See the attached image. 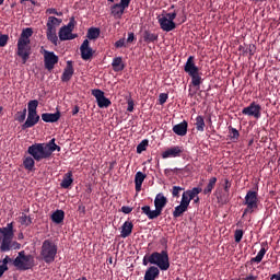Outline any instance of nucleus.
<instances>
[{"instance_id": "1", "label": "nucleus", "mask_w": 280, "mask_h": 280, "mask_svg": "<svg viewBox=\"0 0 280 280\" xmlns=\"http://www.w3.org/2000/svg\"><path fill=\"white\" fill-rule=\"evenodd\" d=\"M61 152V147L57 145L56 138H52L48 143H35L28 147L27 153L35 159L36 162L47 160L54 152Z\"/></svg>"}, {"instance_id": "2", "label": "nucleus", "mask_w": 280, "mask_h": 280, "mask_svg": "<svg viewBox=\"0 0 280 280\" xmlns=\"http://www.w3.org/2000/svg\"><path fill=\"white\" fill-rule=\"evenodd\" d=\"M33 34V28L26 27L18 38L16 56L22 59L23 65H26L27 60H30L32 56L31 37Z\"/></svg>"}, {"instance_id": "3", "label": "nucleus", "mask_w": 280, "mask_h": 280, "mask_svg": "<svg viewBox=\"0 0 280 280\" xmlns=\"http://www.w3.org/2000/svg\"><path fill=\"white\" fill-rule=\"evenodd\" d=\"M58 255V245L51 238L45 240L40 247L39 258L45 264H52L56 261Z\"/></svg>"}, {"instance_id": "4", "label": "nucleus", "mask_w": 280, "mask_h": 280, "mask_svg": "<svg viewBox=\"0 0 280 280\" xmlns=\"http://www.w3.org/2000/svg\"><path fill=\"white\" fill-rule=\"evenodd\" d=\"M167 202V197H165L163 194H159L153 201L155 205V210H152L150 206H144L142 207V213L147 215L149 220H154L163 213Z\"/></svg>"}, {"instance_id": "5", "label": "nucleus", "mask_w": 280, "mask_h": 280, "mask_svg": "<svg viewBox=\"0 0 280 280\" xmlns=\"http://www.w3.org/2000/svg\"><path fill=\"white\" fill-rule=\"evenodd\" d=\"M259 203L260 199L258 190H247L243 201V206L246 208L243 211L242 218H245L247 214H254L257 212L259 210Z\"/></svg>"}, {"instance_id": "6", "label": "nucleus", "mask_w": 280, "mask_h": 280, "mask_svg": "<svg viewBox=\"0 0 280 280\" xmlns=\"http://www.w3.org/2000/svg\"><path fill=\"white\" fill-rule=\"evenodd\" d=\"M184 70L190 77L191 85L195 88H199L202 83V79L199 72V68L195 63L194 56L188 57Z\"/></svg>"}, {"instance_id": "7", "label": "nucleus", "mask_w": 280, "mask_h": 280, "mask_svg": "<svg viewBox=\"0 0 280 280\" xmlns=\"http://www.w3.org/2000/svg\"><path fill=\"white\" fill-rule=\"evenodd\" d=\"M150 261L153 266H158L162 271H167L171 266L170 255L166 249L162 250L161 253L159 252L152 253Z\"/></svg>"}, {"instance_id": "8", "label": "nucleus", "mask_w": 280, "mask_h": 280, "mask_svg": "<svg viewBox=\"0 0 280 280\" xmlns=\"http://www.w3.org/2000/svg\"><path fill=\"white\" fill-rule=\"evenodd\" d=\"M35 260L32 255H25L24 252H20L19 256L13 260V266L19 270H30L35 266Z\"/></svg>"}, {"instance_id": "9", "label": "nucleus", "mask_w": 280, "mask_h": 280, "mask_svg": "<svg viewBox=\"0 0 280 280\" xmlns=\"http://www.w3.org/2000/svg\"><path fill=\"white\" fill-rule=\"evenodd\" d=\"M44 56V67L46 70L51 71L56 68V65L59 62V57L54 51H49L47 49H44L42 51Z\"/></svg>"}, {"instance_id": "10", "label": "nucleus", "mask_w": 280, "mask_h": 280, "mask_svg": "<svg viewBox=\"0 0 280 280\" xmlns=\"http://www.w3.org/2000/svg\"><path fill=\"white\" fill-rule=\"evenodd\" d=\"M92 95L95 97L98 108H107L112 106L110 98H106L105 93L102 90H92Z\"/></svg>"}, {"instance_id": "11", "label": "nucleus", "mask_w": 280, "mask_h": 280, "mask_svg": "<svg viewBox=\"0 0 280 280\" xmlns=\"http://www.w3.org/2000/svg\"><path fill=\"white\" fill-rule=\"evenodd\" d=\"M242 114L247 117L259 119L261 117V106L256 102H252L249 106L242 109Z\"/></svg>"}, {"instance_id": "12", "label": "nucleus", "mask_w": 280, "mask_h": 280, "mask_svg": "<svg viewBox=\"0 0 280 280\" xmlns=\"http://www.w3.org/2000/svg\"><path fill=\"white\" fill-rule=\"evenodd\" d=\"M184 151H185L184 147H178V145L170 147L167 150L162 152V159L166 160V159L182 158V154L184 153Z\"/></svg>"}, {"instance_id": "13", "label": "nucleus", "mask_w": 280, "mask_h": 280, "mask_svg": "<svg viewBox=\"0 0 280 280\" xmlns=\"http://www.w3.org/2000/svg\"><path fill=\"white\" fill-rule=\"evenodd\" d=\"M80 51H81V58L84 61H88L93 57L94 50H93V48H91L89 39L83 40V43L80 47Z\"/></svg>"}, {"instance_id": "14", "label": "nucleus", "mask_w": 280, "mask_h": 280, "mask_svg": "<svg viewBox=\"0 0 280 280\" xmlns=\"http://www.w3.org/2000/svg\"><path fill=\"white\" fill-rule=\"evenodd\" d=\"M39 115L37 113H28L26 121L22 125V130L32 129L39 122Z\"/></svg>"}, {"instance_id": "15", "label": "nucleus", "mask_w": 280, "mask_h": 280, "mask_svg": "<svg viewBox=\"0 0 280 280\" xmlns=\"http://www.w3.org/2000/svg\"><path fill=\"white\" fill-rule=\"evenodd\" d=\"M58 37L60 42L73 40L78 35L72 34V30L68 27H60Z\"/></svg>"}, {"instance_id": "16", "label": "nucleus", "mask_w": 280, "mask_h": 280, "mask_svg": "<svg viewBox=\"0 0 280 280\" xmlns=\"http://www.w3.org/2000/svg\"><path fill=\"white\" fill-rule=\"evenodd\" d=\"M158 20L163 32H173L176 28V24L167 18H158Z\"/></svg>"}, {"instance_id": "17", "label": "nucleus", "mask_w": 280, "mask_h": 280, "mask_svg": "<svg viewBox=\"0 0 280 280\" xmlns=\"http://www.w3.org/2000/svg\"><path fill=\"white\" fill-rule=\"evenodd\" d=\"M74 75L73 61H67V66L65 68L63 74H61L60 80L63 82H68L72 80Z\"/></svg>"}, {"instance_id": "18", "label": "nucleus", "mask_w": 280, "mask_h": 280, "mask_svg": "<svg viewBox=\"0 0 280 280\" xmlns=\"http://www.w3.org/2000/svg\"><path fill=\"white\" fill-rule=\"evenodd\" d=\"M61 117L60 110L56 113H43L42 120L46 124H56Z\"/></svg>"}, {"instance_id": "19", "label": "nucleus", "mask_w": 280, "mask_h": 280, "mask_svg": "<svg viewBox=\"0 0 280 280\" xmlns=\"http://www.w3.org/2000/svg\"><path fill=\"white\" fill-rule=\"evenodd\" d=\"M188 122L186 120L176 124L173 127V132L178 137H185L187 135Z\"/></svg>"}, {"instance_id": "20", "label": "nucleus", "mask_w": 280, "mask_h": 280, "mask_svg": "<svg viewBox=\"0 0 280 280\" xmlns=\"http://www.w3.org/2000/svg\"><path fill=\"white\" fill-rule=\"evenodd\" d=\"M125 11H126V8L119 5L118 3L113 4L110 7V15L114 19H121L124 16V14H125Z\"/></svg>"}, {"instance_id": "21", "label": "nucleus", "mask_w": 280, "mask_h": 280, "mask_svg": "<svg viewBox=\"0 0 280 280\" xmlns=\"http://www.w3.org/2000/svg\"><path fill=\"white\" fill-rule=\"evenodd\" d=\"M142 39L143 42H145L147 44H151V43H158L159 40V35L155 33H152V31L150 30H145L142 33Z\"/></svg>"}, {"instance_id": "22", "label": "nucleus", "mask_w": 280, "mask_h": 280, "mask_svg": "<svg viewBox=\"0 0 280 280\" xmlns=\"http://www.w3.org/2000/svg\"><path fill=\"white\" fill-rule=\"evenodd\" d=\"M73 184V173L69 171L65 174L63 179L60 183V188L68 189Z\"/></svg>"}, {"instance_id": "23", "label": "nucleus", "mask_w": 280, "mask_h": 280, "mask_svg": "<svg viewBox=\"0 0 280 280\" xmlns=\"http://www.w3.org/2000/svg\"><path fill=\"white\" fill-rule=\"evenodd\" d=\"M133 229V223L131 221H125L121 226V233L120 236L122 238H127L131 235Z\"/></svg>"}, {"instance_id": "24", "label": "nucleus", "mask_w": 280, "mask_h": 280, "mask_svg": "<svg viewBox=\"0 0 280 280\" xmlns=\"http://www.w3.org/2000/svg\"><path fill=\"white\" fill-rule=\"evenodd\" d=\"M160 276V269L155 266H151L145 270L144 280H155Z\"/></svg>"}, {"instance_id": "25", "label": "nucleus", "mask_w": 280, "mask_h": 280, "mask_svg": "<svg viewBox=\"0 0 280 280\" xmlns=\"http://www.w3.org/2000/svg\"><path fill=\"white\" fill-rule=\"evenodd\" d=\"M0 234L2 235V238H13V223H7L5 228H0Z\"/></svg>"}, {"instance_id": "26", "label": "nucleus", "mask_w": 280, "mask_h": 280, "mask_svg": "<svg viewBox=\"0 0 280 280\" xmlns=\"http://www.w3.org/2000/svg\"><path fill=\"white\" fill-rule=\"evenodd\" d=\"M145 178H147V175L143 172L138 171L136 173V176H135L136 191H141L142 184Z\"/></svg>"}, {"instance_id": "27", "label": "nucleus", "mask_w": 280, "mask_h": 280, "mask_svg": "<svg viewBox=\"0 0 280 280\" xmlns=\"http://www.w3.org/2000/svg\"><path fill=\"white\" fill-rule=\"evenodd\" d=\"M112 68L114 72H119L125 70L126 66L124 63V59L121 57H116L112 61Z\"/></svg>"}, {"instance_id": "28", "label": "nucleus", "mask_w": 280, "mask_h": 280, "mask_svg": "<svg viewBox=\"0 0 280 280\" xmlns=\"http://www.w3.org/2000/svg\"><path fill=\"white\" fill-rule=\"evenodd\" d=\"M12 240L13 237H2V242L0 245V252L9 253L12 250Z\"/></svg>"}, {"instance_id": "29", "label": "nucleus", "mask_w": 280, "mask_h": 280, "mask_svg": "<svg viewBox=\"0 0 280 280\" xmlns=\"http://www.w3.org/2000/svg\"><path fill=\"white\" fill-rule=\"evenodd\" d=\"M51 220L55 224H61L65 220V211L61 209H57L52 214H51Z\"/></svg>"}, {"instance_id": "30", "label": "nucleus", "mask_w": 280, "mask_h": 280, "mask_svg": "<svg viewBox=\"0 0 280 280\" xmlns=\"http://www.w3.org/2000/svg\"><path fill=\"white\" fill-rule=\"evenodd\" d=\"M267 244L262 243V248L259 249L257 256L255 258H252V264H260L266 255V253L268 252V246Z\"/></svg>"}, {"instance_id": "31", "label": "nucleus", "mask_w": 280, "mask_h": 280, "mask_svg": "<svg viewBox=\"0 0 280 280\" xmlns=\"http://www.w3.org/2000/svg\"><path fill=\"white\" fill-rule=\"evenodd\" d=\"M218 183V177H211L210 180H208L207 186L205 187L203 195L210 196L213 188L215 187V184Z\"/></svg>"}, {"instance_id": "32", "label": "nucleus", "mask_w": 280, "mask_h": 280, "mask_svg": "<svg viewBox=\"0 0 280 280\" xmlns=\"http://www.w3.org/2000/svg\"><path fill=\"white\" fill-rule=\"evenodd\" d=\"M61 23H62L61 19H58L56 16H49L48 23H46V27L48 30H56V27L60 26Z\"/></svg>"}, {"instance_id": "33", "label": "nucleus", "mask_w": 280, "mask_h": 280, "mask_svg": "<svg viewBox=\"0 0 280 280\" xmlns=\"http://www.w3.org/2000/svg\"><path fill=\"white\" fill-rule=\"evenodd\" d=\"M101 30L98 27H90L86 33V38L90 40H95L100 37Z\"/></svg>"}, {"instance_id": "34", "label": "nucleus", "mask_w": 280, "mask_h": 280, "mask_svg": "<svg viewBox=\"0 0 280 280\" xmlns=\"http://www.w3.org/2000/svg\"><path fill=\"white\" fill-rule=\"evenodd\" d=\"M195 128L200 132H203L206 130L205 117L197 116V118H195Z\"/></svg>"}, {"instance_id": "35", "label": "nucleus", "mask_w": 280, "mask_h": 280, "mask_svg": "<svg viewBox=\"0 0 280 280\" xmlns=\"http://www.w3.org/2000/svg\"><path fill=\"white\" fill-rule=\"evenodd\" d=\"M188 210V207L187 206H184V205H180L177 206L174 211H173V217L176 219V218H180L185 212H187Z\"/></svg>"}, {"instance_id": "36", "label": "nucleus", "mask_w": 280, "mask_h": 280, "mask_svg": "<svg viewBox=\"0 0 280 280\" xmlns=\"http://www.w3.org/2000/svg\"><path fill=\"white\" fill-rule=\"evenodd\" d=\"M46 37L48 40L51 42L54 45H58V36H56V30H46Z\"/></svg>"}, {"instance_id": "37", "label": "nucleus", "mask_w": 280, "mask_h": 280, "mask_svg": "<svg viewBox=\"0 0 280 280\" xmlns=\"http://www.w3.org/2000/svg\"><path fill=\"white\" fill-rule=\"evenodd\" d=\"M201 191L202 189L200 187H194L192 189H188L184 192L187 197L194 200Z\"/></svg>"}, {"instance_id": "38", "label": "nucleus", "mask_w": 280, "mask_h": 280, "mask_svg": "<svg viewBox=\"0 0 280 280\" xmlns=\"http://www.w3.org/2000/svg\"><path fill=\"white\" fill-rule=\"evenodd\" d=\"M229 135L232 142H237L240 138V132L236 128L229 126Z\"/></svg>"}, {"instance_id": "39", "label": "nucleus", "mask_w": 280, "mask_h": 280, "mask_svg": "<svg viewBox=\"0 0 280 280\" xmlns=\"http://www.w3.org/2000/svg\"><path fill=\"white\" fill-rule=\"evenodd\" d=\"M19 222L25 228H28L32 225L33 221L32 218L23 213L21 217H19Z\"/></svg>"}, {"instance_id": "40", "label": "nucleus", "mask_w": 280, "mask_h": 280, "mask_svg": "<svg viewBox=\"0 0 280 280\" xmlns=\"http://www.w3.org/2000/svg\"><path fill=\"white\" fill-rule=\"evenodd\" d=\"M38 101L31 100L27 104V112L28 114H37Z\"/></svg>"}, {"instance_id": "41", "label": "nucleus", "mask_w": 280, "mask_h": 280, "mask_svg": "<svg viewBox=\"0 0 280 280\" xmlns=\"http://www.w3.org/2000/svg\"><path fill=\"white\" fill-rule=\"evenodd\" d=\"M25 170L33 171L35 167V159L28 156L23 162Z\"/></svg>"}, {"instance_id": "42", "label": "nucleus", "mask_w": 280, "mask_h": 280, "mask_svg": "<svg viewBox=\"0 0 280 280\" xmlns=\"http://www.w3.org/2000/svg\"><path fill=\"white\" fill-rule=\"evenodd\" d=\"M253 48L254 46L249 45V46H240L238 51L242 52L243 56H246L247 54H250V56H254L253 52Z\"/></svg>"}, {"instance_id": "43", "label": "nucleus", "mask_w": 280, "mask_h": 280, "mask_svg": "<svg viewBox=\"0 0 280 280\" xmlns=\"http://www.w3.org/2000/svg\"><path fill=\"white\" fill-rule=\"evenodd\" d=\"M148 144L149 141L147 139L142 140V142L137 145V154H142L147 150Z\"/></svg>"}, {"instance_id": "44", "label": "nucleus", "mask_w": 280, "mask_h": 280, "mask_svg": "<svg viewBox=\"0 0 280 280\" xmlns=\"http://www.w3.org/2000/svg\"><path fill=\"white\" fill-rule=\"evenodd\" d=\"M26 118V108H24L22 112H16L15 114V120H18L20 124H23Z\"/></svg>"}, {"instance_id": "45", "label": "nucleus", "mask_w": 280, "mask_h": 280, "mask_svg": "<svg viewBox=\"0 0 280 280\" xmlns=\"http://www.w3.org/2000/svg\"><path fill=\"white\" fill-rule=\"evenodd\" d=\"M180 191H185L184 187L180 186H173L172 188V196L173 198H180Z\"/></svg>"}, {"instance_id": "46", "label": "nucleus", "mask_w": 280, "mask_h": 280, "mask_svg": "<svg viewBox=\"0 0 280 280\" xmlns=\"http://www.w3.org/2000/svg\"><path fill=\"white\" fill-rule=\"evenodd\" d=\"M192 201V199L186 195V192L182 194V198H180V202L179 205L185 206V207H189V203Z\"/></svg>"}, {"instance_id": "47", "label": "nucleus", "mask_w": 280, "mask_h": 280, "mask_svg": "<svg viewBox=\"0 0 280 280\" xmlns=\"http://www.w3.org/2000/svg\"><path fill=\"white\" fill-rule=\"evenodd\" d=\"M176 15H177L176 11H173V12L163 11L162 15H160L159 18H166L170 21L174 22V20L176 19Z\"/></svg>"}, {"instance_id": "48", "label": "nucleus", "mask_w": 280, "mask_h": 280, "mask_svg": "<svg viewBox=\"0 0 280 280\" xmlns=\"http://www.w3.org/2000/svg\"><path fill=\"white\" fill-rule=\"evenodd\" d=\"M243 237H244V231H242V230H236V231L234 232V242L240 243Z\"/></svg>"}, {"instance_id": "49", "label": "nucleus", "mask_w": 280, "mask_h": 280, "mask_svg": "<svg viewBox=\"0 0 280 280\" xmlns=\"http://www.w3.org/2000/svg\"><path fill=\"white\" fill-rule=\"evenodd\" d=\"M9 39H10L9 35H3L0 32V48L5 47L8 45Z\"/></svg>"}, {"instance_id": "50", "label": "nucleus", "mask_w": 280, "mask_h": 280, "mask_svg": "<svg viewBox=\"0 0 280 280\" xmlns=\"http://www.w3.org/2000/svg\"><path fill=\"white\" fill-rule=\"evenodd\" d=\"M77 24L75 18L71 16L69 20V23L67 25H65V28L71 30V32H73L74 25Z\"/></svg>"}, {"instance_id": "51", "label": "nucleus", "mask_w": 280, "mask_h": 280, "mask_svg": "<svg viewBox=\"0 0 280 280\" xmlns=\"http://www.w3.org/2000/svg\"><path fill=\"white\" fill-rule=\"evenodd\" d=\"M168 100V94L166 93H161L159 96V103L161 104V106H164V104H166Z\"/></svg>"}, {"instance_id": "52", "label": "nucleus", "mask_w": 280, "mask_h": 280, "mask_svg": "<svg viewBox=\"0 0 280 280\" xmlns=\"http://www.w3.org/2000/svg\"><path fill=\"white\" fill-rule=\"evenodd\" d=\"M46 14H50V15L54 14L59 18L63 15V13L61 11H57L56 9H52V8L46 10Z\"/></svg>"}, {"instance_id": "53", "label": "nucleus", "mask_w": 280, "mask_h": 280, "mask_svg": "<svg viewBox=\"0 0 280 280\" xmlns=\"http://www.w3.org/2000/svg\"><path fill=\"white\" fill-rule=\"evenodd\" d=\"M133 106H135L133 100L132 98L127 100V112L132 113Z\"/></svg>"}, {"instance_id": "54", "label": "nucleus", "mask_w": 280, "mask_h": 280, "mask_svg": "<svg viewBox=\"0 0 280 280\" xmlns=\"http://www.w3.org/2000/svg\"><path fill=\"white\" fill-rule=\"evenodd\" d=\"M231 188H232V183L229 182V179L226 178V179L224 180V191H225L226 194H229V191L231 190Z\"/></svg>"}, {"instance_id": "55", "label": "nucleus", "mask_w": 280, "mask_h": 280, "mask_svg": "<svg viewBox=\"0 0 280 280\" xmlns=\"http://www.w3.org/2000/svg\"><path fill=\"white\" fill-rule=\"evenodd\" d=\"M125 44H126L125 38H120L119 40H117V42L114 44V46H115L116 48H122V47H125Z\"/></svg>"}, {"instance_id": "56", "label": "nucleus", "mask_w": 280, "mask_h": 280, "mask_svg": "<svg viewBox=\"0 0 280 280\" xmlns=\"http://www.w3.org/2000/svg\"><path fill=\"white\" fill-rule=\"evenodd\" d=\"M131 0H120L118 3L121 8L128 9L130 7Z\"/></svg>"}, {"instance_id": "57", "label": "nucleus", "mask_w": 280, "mask_h": 280, "mask_svg": "<svg viewBox=\"0 0 280 280\" xmlns=\"http://www.w3.org/2000/svg\"><path fill=\"white\" fill-rule=\"evenodd\" d=\"M133 208H130V207H127V206H124L121 207L120 211L124 213V214H130L132 212Z\"/></svg>"}, {"instance_id": "58", "label": "nucleus", "mask_w": 280, "mask_h": 280, "mask_svg": "<svg viewBox=\"0 0 280 280\" xmlns=\"http://www.w3.org/2000/svg\"><path fill=\"white\" fill-rule=\"evenodd\" d=\"M78 211H79L80 215L84 217L86 214V207L80 205L79 208H78Z\"/></svg>"}, {"instance_id": "59", "label": "nucleus", "mask_w": 280, "mask_h": 280, "mask_svg": "<svg viewBox=\"0 0 280 280\" xmlns=\"http://www.w3.org/2000/svg\"><path fill=\"white\" fill-rule=\"evenodd\" d=\"M11 262V258L9 256H5L2 260L0 266L8 267V264Z\"/></svg>"}, {"instance_id": "60", "label": "nucleus", "mask_w": 280, "mask_h": 280, "mask_svg": "<svg viewBox=\"0 0 280 280\" xmlns=\"http://www.w3.org/2000/svg\"><path fill=\"white\" fill-rule=\"evenodd\" d=\"M11 246H12V250H20L21 249V244L18 243V242L11 241Z\"/></svg>"}, {"instance_id": "61", "label": "nucleus", "mask_w": 280, "mask_h": 280, "mask_svg": "<svg viewBox=\"0 0 280 280\" xmlns=\"http://www.w3.org/2000/svg\"><path fill=\"white\" fill-rule=\"evenodd\" d=\"M151 259H152V255L150 256L145 255L143 258V266H148V264H152Z\"/></svg>"}, {"instance_id": "62", "label": "nucleus", "mask_w": 280, "mask_h": 280, "mask_svg": "<svg viewBox=\"0 0 280 280\" xmlns=\"http://www.w3.org/2000/svg\"><path fill=\"white\" fill-rule=\"evenodd\" d=\"M8 270L9 267L0 265V278H2Z\"/></svg>"}, {"instance_id": "63", "label": "nucleus", "mask_w": 280, "mask_h": 280, "mask_svg": "<svg viewBox=\"0 0 280 280\" xmlns=\"http://www.w3.org/2000/svg\"><path fill=\"white\" fill-rule=\"evenodd\" d=\"M136 39H137V37H135V34L133 33H129L126 42L127 43H132Z\"/></svg>"}, {"instance_id": "64", "label": "nucleus", "mask_w": 280, "mask_h": 280, "mask_svg": "<svg viewBox=\"0 0 280 280\" xmlns=\"http://www.w3.org/2000/svg\"><path fill=\"white\" fill-rule=\"evenodd\" d=\"M270 280H280V271L277 273H273L270 278Z\"/></svg>"}]
</instances>
